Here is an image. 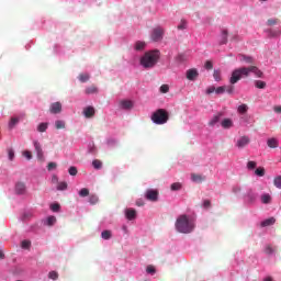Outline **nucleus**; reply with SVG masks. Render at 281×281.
<instances>
[{
	"mask_svg": "<svg viewBox=\"0 0 281 281\" xmlns=\"http://www.w3.org/2000/svg\"><path fill=\"white\" fill-rule=\"evenodd\" d=\"M241 190H243V189H241L240 187H233V192H234V194L240 193Z\"/></svg>",
	"mask_w": 281,
	"mask_h": 281,
	"instance_id": "obj_58",
	"label": "nucleus"
},
{
	"mask_svg": "<svg viewBox=\"0 0 281 281\" xmlns=\"http://www.w3.org/2000/svg\"><path fill=\"white\" fill-rule=\"evenodd\" d=\"M57 190H67V182H59L57 186Z\"/></svg>",
	"mask_w": 281,
	"mask_h": 281,
	"instance_id": "obj_49",
	"label": "nucleus"
},
{
	"mask_svg": "<svg viewBox=\"0 0 281 281\" xmlns=\"http://www.w3.org/2000/svg\"><path fill=\"white\" fill-rule=\"evenodd\" d=\"M50 210H52V212H59V210H60V204H58V203L52 204V205H50Z\"/></svg>",
	"mask_w": 281,
	"mask_h": 281,
	"instance_id": "obj_42",
	"label": "nucleus"
},
{
	"mask_svg": "<svg viewBox=\"0 0 281 281\" xmlns=\"http://www.w3.org/2000/svg\"><path fill=\"white\" fill-rule=\"evenodd\" d=\"M221 45H226L227 43V30L222 31Z\"/></svg>",
	"mask_w": 281,
	"mask_h": 281,
	"instance_id": "obj_22",
	"label": "nucleus"
},
{
	"mask_svg": "<svg viewBox=\"0 0 281 281\" xmlns=\"http://www.w3.org/2000/svg\"><path fill=\"white\" fill-rule=\"evenodd\" d=\"M55 223H56V217L49 216V217L47 218V225L52 226V225H54Z\"/></svg>",
	"mask_w": 281,
	"mask_h": 281,
	"instance_id": "obj_52",
	"label": "nucleus"
},
{
	"mask_svg": "<svg viewBox=\"0 0 281 281\" xmlns=\"http://www.w3.org/2000/svg\"><path fill=\"white\" fill-rule=\"evenodd\" d=\"M144 204H145V203H144V200H137V201H136V205H137L138 207H143Z\"/></svg>",
	"mask_w": 281,
	"mask_h": 281,
	"instance_id": "obj_61",
	"label": "nucleus"
},
{
	"mask_svg": "<svg viewBox=\"0 0 281 281\" xmlns=\"http://www.w3.org/2000/svg\"><path fill=\"white\" fill-rule=\"evenodd\" d=\"M83 115L85 117H93V115H95V109H93V106H87L83 110Z\"/></svg>",
	"mask_w": 281,
	"mask_h": 281,
	"instance_id": "obj_14",
	"label": "nucleus"
},
{
	"mask_svg": "<svg viewBox=\"0 0 281 281\" xmlns=\"http://www.w3.org/2000/svg\"><path fill=\"white\" fill-rule=\"evenodd\" d=\"M170 91V87L168 85H162L160 87V93H168Z\"/></svg>",
	"mask_w": 281,
	"mask_h": 281,
	"instance_id": "obj_43",
	"label": "nucleus"
},
{
	"mask_svg": "<svg viewBox=\"0 0 281 281\" xmlns=\"http://www.w3.org/2000/svg\"><path fill=\"white\" fill-rule=\"evenodd\" d=\"M229 94L234 93V86L226 87V90Z\"/></svg>",
	"mask_w": 281,
	"mask_h": 281,
	"instance_id": "obj_59",
	"label": "nucleus"
},
{
	"mask_svg": "<svg viewBox=\"0 0 281 281\" xmlns=\"http://www.w3.org/2000/svg\"><path fill=\"white\" fill-rule=\"evenodd\" d=\"M98 201H99L98 195L91 194V195L89 196V203H90V205H95V204L98 203Z\"/></svg>",
	"mask_w": 281,
	"mask_h": 281,
	"instance_id": "obj_25",
	"label": "nucleus"
},
{
	"mask_svg": "<svg viewBox=\"0 0 281 281\" xmlns=\"http://www.w3.org/2000/svg\"><path fill=\"white\" fill-rule=\"evenodd\" d=\"M232 126H234V122L232 121V119H224L222 121L223 128H232Z\"/></svg>",
	"mask_w": 281,
	"mask_h": 281,
	"instance_id": "obj_18",
	"label": "nucleus"
},
{
	"mask_svg": "<svg viewBox=\"0 0 281 281\" xmlns=\"http://www.w3.org/2000/svg\"><path fill=\"white\" fill-rule=\"evenodd\" d=\"M256 166H257L256 161H252V160L248 161V164H247L248 170H254V168H256Z\"/></svg>",
	"mask_w": 281,
	"mask_h": 281,
	"instance_id": "obj_48",
	"label": "nucleus"
},
{
	"mask_svg": "<svg viewBox=\"0 0 281 281\" xmlns=\"http://www.w3.org/2000/svg\"><path fill=\"white\" fill-rule=\"evenodd\" d=\"M37 131L40 133H45V131H47V123H41L38 126H37Z\"/></svg>",
	"mask_w": 281,
	"mask_h": 281,
	"instance_id": "obj_33",
	"label": "nucleus"
},
{
	"mask_svg": "<svg viewBox=\"0 0 281 281\" xmlns=\"http://www.w3.org/2000/svg\"><path fill=\"white\" fill-rule=\"evenodd\" d=\"M213 77H214L215 82H221V80H222L221 71H215L213 74Z\"/></svg>",
	"mask_w": 281,
	"mask_h": 281,
	"instance_id": "obj_40",
	"label": "nucleus"
},
{
	"mask_svg": "<svg viewBox=\"0 0 281 281\" xmlns=\"http://www.w3.org/2000/svg\"><path fill=\"white\" fill-rule=\"evenodd\" d=\"M261 202L265 204L271 203V195L269 193L261 195Z\"/></svg>",
	"mask_w": 281,
	"mask_h": 281,
	"instance_id": "obj_24",
	"label": "nucleus"
},
{
	"mask_svg": "<svg viewBox=\"0 0 281 281\" xmlns=\"http://www.w3.org/2000/svg\"><path fill=\"white\" fill-rule=\"evenodd\" d=\"M175 227L180 234H192L194 232V222L188 215L182 214L176 220Z\"/></svg>",
	"mask_w": 281,
	"mask_h": 281,
	"instance_id": "obj_1",
	"label": "nucleus"
},
{
	"mask_svg": "<svg viewBox=\"0 0 281 281\" xmlns=\"http://www.w3.org/2000/svg\"><path fill=\"white\" fill-rule=\"evenodd\" d=\"M169 119H170V115L168 114V111L164 109H158L151 115V122H154V124H159V125L166 124Z\"/></svg>",
	"mask_w": 281,
	"mask_h": 281,
	"instance_id": "obj_3",
	"label": "nucleus"
},
{
	"mask_svg": "<svg viewBox=\"0 0 281 281\" xmlns=\"http://www.w3.org/2000/svg\"><path fill=\"white\" fill-rule=\"evenodd\" d=\"M263 281H273L271 277H267Z\"/></svg>",
	"mask_w": 281,
	"mask_h": 281,
	"instance_id": "obj_64",
	"label": "nucleus"
},
{
	"mask_svg": "<svg viewBox=\"0 0 281 281\" xmlns=\"http://www.w3.org/2000/svg\"><path fill=\"white\" fill-rule=\"evenodd\" d=\"M273 183H274L276 188L281 189V176L276 177L273 180Z\"/></svg>",
	"mask_w": 281,
	"mask_h": 281,
	"instance_id": "obj_37",
	"label": "nucleus"
},
{
	"mask_svg": "<svg viewBox=\"0 0 281 281\" xmlns=\"http://www.w3.org/2000/svg\"><path fill=\"white\" fill-rule=\"evenodd\" d=\"M243 75L247 78L249 76V71H244V72L234 71L229 79L231 85H236V82H238V80L243 78Z\"/></svg>",
	"mask_w": 281,
	"mask_h": 281,
	"instance_id": "obj_7",
	"label": "nucleus"
},
{
	"mask_svg": "<svg viewBox=\"0 0 281 281\" xmlns=\"http://www.w3.org/2000/svg\"><path fill=\"white\" fill-rule=\"evenodd\" d=\"M239 60H245L246 63H252L254 59L245 55H239Z\"/></svg>",
	"mask_w": 281,
	"mask_h": 281,
	"instance_id": "obj_46",
	"label": "nucleus"
},
{
	"mask_svg": "<svg viewBox=\"0 0 281 281\" xmlns=\"http://www.w3.org/2000/svg\"><path fill=\"white\" fill-rule=\"evenodd\" d=\"M150 38L151 41H154V43H158V41H161V38H164V29L161 26L154 29Z\"/></svg>",
	"mask_w": 281,
	"mask_h": 281,
	"instance_id": "obj_5",
	"label": "nucleus"
},
{
	"mask_svg": "<svg viewBox=\"0 0 281 281\" xmlns=\"http://www.w3.org/2000/svg\"><path fill=\"white\" fill-rule=\"evenodd\" d=\"M265 254H267L268 256H271V254H273V248L271 246H267L265 249Z\"/></svg>",
	"mask_w": 281,
	"mask_h": 281,
	"instance_id": "obj_54",
	"label": "nucleus"
},
{
	"mask_svg": "<svg viewBox=\"0 0 281 281\" xmlns=\"http://www.w3.org/2000/svg\"><path fill=\"white\" fill-rule=\"evenodd\" d=\"M92 166L93 168H95V170H100V168H102V161H100L99 159H95L92 161Z\"/></svg>",
	"mask_w": 281,
	"mask_h": 281,
	"instance_id": "obj_31",
	"label": "nucleus"
},
{
	"mask_svg": "<svg viewBox=\"0 0 281 281\" xmlns=\"http://www.w3.org/2000/svg\"><path fill=\"white\" fill-rule=\"evenodd\" d=\"M221 113L214 115L213 119L209 122L210 126H214L215 124H217V122L221 120Z\"/></svg>",
	"mask_w": 281,
	"mask_h": 281,
	"instance_id": "obj_21",
	"label": "nucleus"
},
{
	"mask_svg": "<svg viewBox=\"0 0 281 281\" xmlns=\"http://www.w3.org/2000/svg\"><path fill=\"white\" fill-rule=\"evenodd\" d=\"M188 27V22L186 20H181L180 24L178 25V30H186Z\"/></svg>",
	"mask_w": 281,
	"mask_h": 281,
	"instance_id": "obj_44",
	"label": "nucleus"
},
{
	"mask_svg": "<svg viewBox=\"0 0 281 281\" xmlns=\"http://www.w3.org/2000/svg\"><path fill=\"white\" fill-rule=\"evenodd\" d=\"M196 78H199V72H196V71L187 72V79L188 80H195Z\"/></svg>",
	"mask_w": 281,
	"mask_h": 281,
	"instance_id": "obj_19",
	"label": "nucleus"
},
{
	"mask_svg": "<svg viewBox=\"0 0 281 281\" xmlns=\"http://www.w3.org/2000/svg\"><path fill=\"white\" fill-rule=\"evenodd\" d=\"M48 278H49V280H56V279L58 278V272H56V271H50V272L48 273Z\"/></svg>",
	"mask_w": 281,
	"mask_h": 281,
	"instance_id": "obj_41",
	"label": "nucleus"
},
{
	"mask_svg": "<svg viewBox=\"0 0 281 281\" xmlns=\"http://www.w3.org/2000/svg\"><path fill=\"white\" fill-rule=\"evenodd\" d=\"M86 93L89 95L91 93H98V88H95V86H91V87H88L86 89Z\"/></svg>",
	"mask_w": 281,
	"mask_h": 281,
	"instance_id": "obj_30",
	"label": "nucleus"
},
{
	"mask_svg": "<svg viewBox=\"0 0 281 281\" xmlns=\"http://www.w3.org/2000/svg\"><path fill=\"white\" fill-rule=\"evenodd\" d=\"M274 113H281V105H277L273 109Z\"/></svg>",
	"mask_w": 281,
	"mask_h": 281,
	"instance_id": "obj_62",
	"label": "nucleus"
},
{
	"mask_svg": "<svg viewBox=\"0 0 281 281\" xmlns=\"http://www.w3.org/2000/svg\"><path fill=\"white\" fill-rule=\"evenodd\" d=\"M255 175H257V177H265V168L259 167L255 170Z\"/></svg>",
	"mask_w": 281,
	"mask_h": 281,
	"instance_id": "obj_34",
	"label": "nucleus"
},
{
	"mask_svg": "<svg viewBox=\"0 0 281 281\" xmlns=\"http://www.w3.org/2000/svg\"><path fill=\"white\" fill-rule=\"evenodd\" d=\"M21 247H22V249H30V247H32V241H30V240H23V241L21 243Z\"/></svg>",
	"mask_w": 281,
	"mask_h": 281,
	"instance_id": "obj_32",
	"label": "nucleus"
},
{
	"mask_svg": "<svg viewBox=\"0 0 281 281\" xmlns=\"http://www.w3.org/2000/svg\"><path fill=\"white\" fill-rule=\"evenodd\" d=\"M181 189V183L180 182H175L171 184V190L177 191Z\"/></svg>",
	"mask_w": 281,
	"mask_h": 281,
	"instance_id": "obj_45",
	"label": "nucleus"
},
{
	"mask_svg": "<svg viewBox=\"0 0 281 281\" xmlns=\"http://www.w3.org/2000/svg\"><path fill=\"white\" fill-rule=\"evenodd\" d=\"M68 172H69L70 177H76V175H78V168H76V167H70V168L68 169Z\"/></svg>",
	"mask_w": 281,
	"mask_h": 281,
	"instance_id": "obj_36",
	"label": "nucleus"
},
{
	"mask_svg": "<svg viewBox=\"0 0 281 281\" xmlns=\"http://www.w3.org/2000/svg\"><path fill=\"white\" fill-rule=\"evenodd\" d=\"M255 86L257 89H265L267 87V82L257 80V81H255Z\"/></svg>",
	"mask_w": 281,
	"mask_h": 281,
	"instance_id": "obj_27",
	"label": "nucleus"
},
{
	"mask_svg": "<svg viewBox=\"0 0 281 281\" xmlns=\"http://www.w3.org/2000/svg\"><path fill=\"white\" fill-rule=\"evenodd\" d=\"M144 47H146L145 42H136V44H135L136 52H142V49H144Z\"/></svg>",
	"mask_w": 281,
	"mask_h": 281,
	"instance_id": "obj_26",
	"label": "nucleus"
},
{
	"mask_svg": "<svg viewBox=\"0 0 281 281\" xmlns=\"http://www.w3.org/2000/svg\"><path fill=\"white\" fill-rule=\"evenodd\" d=\"M227 89V86H221V87H214L211 86L206 89L205 93L206 95H211V93H216V95H223Z\"/></svg>",
	"mask_w": 281,
	"mask_h": 281,
	"instance_id": "obj_4",
	"label": "nucleus"
},
{
	"mask_svg": "<svg viewBox=\"0 0 281 281\" xmlns=\"http://www.w3.org/2000/svg\"><path fill=\"white\" fill-rule=\"evenodd\" d=\"M57 166H58V165H56V162H49V164L47 165V169H48V170H55V168H57Z\"/></svg>",
	"mask_w": 281,
	"mask_h": 281,
	"instance_id": "obj_56",
	"label": "nucleus"
},
{
	"mask_svg": "<svg viewBox=\"0 0 281 281\" xmlns=\"http://www.w3.org/2000/svg\"><path fill=\"white\" fill-rule=\"evenodd\" d=\"M278 19H269L268 21H267V25H278Z\"/></svg>",
	"mask_w": 281,
	"mask_h": 281,
	"instance_id": "obj_51",
	"label": "nucleus"
},
{
	"mask_svg": "<svg viewBox=\"0 0 281 281\" xmlns=\"http://www.w3.org/2000/svg\"><path fill=\"white\" fill-rule=\"evenodd\" d=\"M15 192H16V194H24V192H25V183L18 182L15 184Z\"/></svg>",
	"mask_w": 281,
	"mask_h": 281,
	"instance_id": "obj_16",
	"label": "nucleus"
},
{
	"mask_svg": "<svg viewBox=\"0 0 281 281\" xmlns=\"http://www.w3.org/2000/svg\"><path fill=\"white\" fill-rule=\"evenodd\" d=\"M113 234L111 233V231H103L101 233V237L103 238V240H110Z\"/></svg>",
	"mask_w": 281,
	"mask_h": 281,
	"instance_id": "obj_20",
	"label": "nucleus"
},
{
	"mask_svg": "<svg viewBox=\"0 0 281 281\" xmlns=\"http://www.w3.org/2000/svg\"><path fill=\"white\" fill-rule=\"evenodd\" d=\"M120 106L121 109H133V101H128V100H123L120 102Z\"/></svg>",
	"mask_w": 281,
	"mask_h": 281,
	"instance_id": "obj_17",
	"label": "nucleus"
},
{
	"mask_svg": "<svg viewBox=\"0 0 281 281\" xmlns=\"http://www.w3.org/2000/svg\"><path fill=\"white\" fill-rule=\"evenodd\" d=\"M255 75L257 76V78H262V72L260 71L255 72Z\"/></svg>",
	"mask_w": 281,
	"mask_h": 281,
	"instance_id": "obj_63",
	"label": "nucleus"
},
{
	"mask_svg": "<svg viewBox=\"0 0 281 281\" xmlns=\"http://www.w3.org/2000/svg\"><path fill=\"white\" fill-rule=\"evenodd\" d=\"M245 196H246L248 203H254V201H256V199L258 198V195L251 189L247 190Z\"/></svg>",
	"mask_w": 281,
	"mask_h": 281,
	"instance_id": "obj_12",
	"label": "nucleus"
},
{
	"mask_svg": "<svg viewBox=\"0 0 281 281\" xmlns=\"http://www.w3.org/2000/svg\"><path fill=\"white\" fill-rule=\"evenodd\" d=\"M213 67H214V66H213L212 61H210V60H207V61L205 63V65H204V68H205L207 71L212 70Z\"/></svg>",
	"mask_w": 281,
	"mask_h": 281,
	"instance_id": "obj_50",
	"label": "nucleus"
},
{
	"mask_svg": "<svg viewBox=\"0 0 281 281\" xmlns=\"http://www.w3.org/2000/svg\"><path fill=\"white\" fill-rule=\"evenodd\" d=\"M55 126L57 130L65 128V121H56Z\"/></svg>",
	"mask_w": 281,
	"mask_h": 281,
	"instance_id": "obj_39",
	"label": "nucleus"
},
{
	"mask_svg": "<svg viewBox=\"0 0 281 281\" xmlns=\"http://www.w3.org/2000/svg\"><path fill=\"white\" fill-rule=\"evenodd\" d=\"M146 271H147V273H156V269H155V266H147V268H146Z\"/></svg>",
	"mask_w": 281,
	"mask_h": 281,
	"instance_id": "obj_53",
	"label": "nucleus"
},
{
	"mask_svg": "<svg viewBox=\"0 0 281 281\" xmlns=\"http://www.w3.org/2000/svg\"><path fill=\"white\" fill-rule=\"evenodd\" d=\"M79 80L80 82H87L89 80V75L88 74L79 75Z\"/></svg>",
	"mask_w": 281,
	"mask_h": 281,
	"instance_id": "obj_38",
	"label": "nucleus"
},
{
	"mask_svg": "<svg viewBox=\"0 0 281 281\" xmlns=\"http://www.w3.org/2000/svg\"><path fill=\"white\" fill-rule=\"evenodd\" d=\"M34 147L35 151L37 153V159H40V161H43L45 157L43 156V148L41 147V143H38V140H34Z\"/></svg>",
	"mask_w": 281,
	"mask_h": 281,
	"instance_id": "obj_9",
	"label": "nucleus"
},
{
	"mask_svg": "<svg viewBox=\"0 0 281 281\" xmlns=\"http://www.w3.org/2000/svg\"><path fill=\"white\" fill-rule=\"evenodd\" d=\"M250 139L248 138V136H241L238 140H237V148H245V146H247L249 144Z\"/></svg>",
	"mask_w": 281,
	"mask_h": 281,
	"instance_id": "obj_11",
	"label": "nucleus"
},
{
	"mask_svg": "<svg viewBox=\"0 0 281 281\" xmlns=\"http://www.w3.org/2000/svg\"><path fill=\"white\" fill-rule=\"evenodd\" d=\"M212 205V202L210 200H204L203 207H210Z\"/></svg>",
	"mask_w": 281,
	"mask_h": 281,
	"instance_id": "obj_60",
	"label": "nucleus"
},
{
	"mask_svg": "<svg viewBox=\"0 0 281 281\" xmlns=\"http://www.w3.org/2000/svg\"><path fill=\"white\" fill-rule=\"evenodd\" d=\"M145 198L147 199V201H158L159 199V191L155 190V189H148L145 193Z\"/></svg>",
	"mask_w": 281,
	"mask_h": 281,
	"instance_id": "obj_6",
	"label": "nucleus"
},
{
	"mask_svg": "<svg viewBox=\"0 0 281 281\" xmlns=\"http://www.w3.org/2000/svg\"><path fill=\"white\" fill-rule=\"evenodd\" d=\"M256 66H251L250 68H240L235 71H256Z\"/></svg>",
	"mask_w": 281,
	"mask_h": 281,
	"instance_id": "obj_47",
	"label": "nucleus"
},
{
	"mask_svg": "<svg viewBox=\"0 0 281 281\" xmlns=\"http://www.w3.org/2000/svg\"><path fill=\"white\" fill-rule=\"evenodd\" d=\"M8 155H9L10 161H12V159H14V149H8Z\"/></svg>",
	"mask_w": 281,
	"mask_h": 281,
	"instance_id": "obj_57",
	"label": "nucleus"
},
{
	"mask_svg": "<svg viewBox=\"0 0 281 281\" xmlns=\"http://www.w3.org/2000/svg\"><path fill=\"white\" fill-rule=\"evenodd\" d=\"M79 196H81V199H85L86 196H89V189L82 188V189L79 191Z\"/></svg>",
	"mask_w": 281,
	"mask_h": 281,
	"instance_id": "obj_29",
	"label": "nucleus"
},
{
	"mask_svg": "<svg viewBox=\"0 0 281 281\" xmlns=\"http://www.w3.org/2000/svg\"><path fill=\"white\" fill-rule=\"evenodd\" d=\"M269 148H278V140L276 138L268 139Z\"/></svg>",
	"mask_w": 281,
	"mask_h": 281,
	"instance_id": "obj_23",
	"label": "nucleus"
},
{
	"mask_svg": "<svg viewBox=\"0 0 281 281\" xmlns=\"http://www.w3.org/2000/svg\"><path fill=\"white\" fill-rule=\"evenodd\" d=\"M16 124H19V119L12 117L9 123V128H14V126H16Z\"/></svg>",
	"mask_w": 281,
	"mask_h": 281,
	"instance_id": "obj_35",
	"label": "nucleus"
},
{
	"mask_svg": "<svg viewBox=\"0 0 281 281\" xmlns=\"http://www.w3.org/2000/svg\"><path fill=\"white\" fill-rule=\"evenodd\" d=\"M49 111H50V113L56 115V114L60 113V111H63V104L60 102L52 103Z\"/></svg>",
	"mask_w": 281,
	"mask_h": 281,
	"instance_id": "obj_8",
	"label": "nucleus"
},
{
	"mask_svg": "<svg viewBox=\"0 0 281 281\" xmlns=\"http://www.w3.org/2000/svg\"><path fill=\"white\" fill-rule=\"evenodd\" d=\"M125 216L127 221H135V218H137V211H135V209H127Z\"/></svg>",
	"mask_w": 281,
	"mask_h": 281,
	"instance_id": "obj_10",
	"label": "nucleus"
},
{
	"mask_svg": "<svg viewBox=\"0 0 281 281\" xmlns=\"http://www.w3.org/2000/svg\"><path fill=\"white\" fill-rule=\"evenodd\" d=\"M23 157H26L29 160L32 159V151L30 150L23 151Z\"/></svg>",
	"mask_w": 281,
	"mask_h": 281,
	"instance_id": "obj_55",
	"label": "nucleus"
},
{
	"mask_svg": "<svg viewBox=\"0 0 281 281\" xmlns=\"http://www.w3.org/2000/svg\"><path fill=\"white\" fill-rule=\"evenodd\" d=\"M191 181H193V183H203V181H205V177L198 173H191Z\"/></svg>",
	"mask_w": 281,
	"mask_h": 281,
	"instance_id": "obj_13",
	"label": "nucleus"
},
{
	"mask_svg": "<svg viewBox=\"0 0 281 281\" xmlns=\"http://www.w3.org/2000/svg\"><path fill=\"white\" fill-rule=\"evenodd\" d=\"M271 225H276L274 217H269L261 222V227H271Z\"/></svg>",
	"mask_w": 281,
	"mask_h": 281,
	"instance_id": "obj_15",
	"label": "nucleus"
},
{
	"mask_svg": "<svg viewBox=\"0 0 281 281\" xmlns=\"http://www.w3.org/2000/svg\"><path fill=\"white\" fill-rule=\"evenodd\" d=\"M248 110L249 108L247 106V104H241L237 109L238 113H240L241 115H244V113H246Z\"/></svg>",
	"mask_w": 281,
	"mask_h": 281,
	"instance_id": "obj_28",
	"label": "nucleus"
},
{
	"mask_svg": "<svg viewBox=\"0 0 281 281\" xmlns=\"http://www.w3.org/2000/svg\"><path fill=\"white\" fill-rule=\"evenodd\" d=\"M160 57L161 53L159 52V49L146 52L144 56L140 58V65L145 69H150L151 67H155L157 63H159Z\"/></svg>",
	"mask_w": 281,
	"mask_h": 281,
	"instance_id": "obj_2",
	"label": "nucleus"
}]
</instances>
